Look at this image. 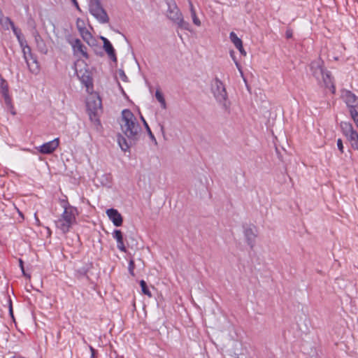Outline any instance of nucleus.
Instances as JSON below:
<instances>
[{
	"label": "nucleus",
	"mask_w": 358,
	"mask_h": 358,
	"mask_svg": "<svg viewBox=\"0 0 358 358\" xmlns=\"http://www.w3.org/2000/svg\"><path fill=\"white\" fill-rule=\"evenodd\" d=\"M118 122L122 134L118 136V145L122 151L126 152L129 149L126 138L132 141L137 140L141 133V127L136 117L129 109L122 111Z\"/></svg>",
	"instance_id": "nucleus-1"
},
{
	"label": "nucleus",
	"mask_w": 358,
	"mask_h": 358,
	"mask_svg": "<svg viewBox=\"0 0 358 358\" xmlns=\"http://www.w3.org/2000/svg\"><path fill=\"white\" fill-rule=\"evenodd\" d=\"M60 204L64 210L55 223L57 229L62 234H66L76 224L78 210L76 207L70 205L66 200H62Z\"/></svg>",
	"instance_id": "nucleus-2"
},
{
	"label": "nucleus",
	"mask_w": 358,
	"mask_h": 358,
	"mask_svg": "<svg viewBox=\"0 0 358 358\" xmlns=\"http://www.w3.org/2000/svg\"><path fill=\"white\" fill-rule=\"evenodd\" d=\"M167 6V17L177 24L180 29L191 31L189 23L184 20L183 15L176 1L174 0H168Z\"/></svg>",
	"instance_id": "nucleus-3"
},
{
	"label": "nucleus",
	"mask_w": 358,
	"mask_h": 358,
	"mask_svg": "<svg viewBox=\"0 0 358 358\" xmlns=\"http://www.w3.org/2000/svg\"><path fill=\"white\" fill-rule=\"evenodd\" d=\"M211 92L216 101L223 108L228 109L229 108V102L225 86L217 78H215L211 83Z\"/></svg>",
	"instance_id": "nucleus-4"
},
{
	"label": "nucleus",
	"mask_w": 358,
	"mask_h": 358,
	"mask_svg": "<svg viewBox=\"0 0 358 358\" xmlns=\"http://www.w3.org/2000/svg\"><path fill=\"white\" fill-rule=\"evenodd\" d=\"M17 38L22 49L23 57L27 63V67L31 73L35 74L38 73L39 71V66L36 59L34 58L31 54L30 47L27 45V41L22 36V34Z\"/></svg>",
	"instance_id": "nucleus-5"
},
{
	"label": "nucleus",
	"mask_w": 358,
	"mask_h": 358,
	"mask_svg": "<svg viewBox=\"0 0 358 358\" xmlns=\"http://www.w3.org/2000/svg\"><path fill=\"white\" fill-rule=\"evenodd\" d=\"M88 10L90 13L101 24L109 22V16L103 8L100 0H89Z\"/></svg>",
	"instance_id": "nucleus-6"
},
{
	"label": "nucleus",
	"mask_w": 358,
	"mask_h": 358,
	"mask_svg": "<svg viewBox=\"0 0 358 358\" xmlns=\"http://www.w3.org/2000/svg\"><path fill=\"white\" fill-rule=\"evenodd\" d=\"M310 68L314 76L318 80L322 81L327 87L332 84V79L329 71L323 69L322 62L315 61L311 63Z\"/></svg>",
	"instance_id": "nucleus-7"
},
{
	"label": "nucleus",
	"mask_w": 358,
	"mask_h": 358,
	"mask_svg": "<svg viewBox=\"0 0 358 358\" xmlns=\"http://www.w3.org/2000/svg\"><path fill=\"white\" fill-rule=\"evenodd\" d=\"M87 108L91 120L96 117V115L101 108V100L97 94H91L87 98Z\"/></svg>",
	"instance_id": "nucleus-8"
},
{
	"label": "nucleus",
	"mask_w": 358,
	"mask_h": 358,
	"mask_svg": "<svg viewBox=\"0 0 358 358\" xmlns=\"http://www.w3.org/2000/svg\"><path fill=\"white\" fill-rule=\"evenodd\" d=\"M341 128L343 134L350 142L352 147L358 150V134L353 129L352 125L349 122H342L341 123Z\"/></svg>",
	"instance_id": "nucleus-9"
},
{
	"label": "nucleus",
	"mask_w": 358,
	"mask_h": 358,
	"mask_svg": "<svg viewBox=\"0 0 358 358\" xmlns=\"http://www.w3.org/2000/svg\"><path fill=\"white\" fill-rule=\"evenodd\" d=\"M76 27L83 39L90 45H94L95 39L85 27V21L80 18L76 20Z\"/></svg>",
	"instance_id": "nucleus-10"
},
{
	"label": "nucleus",
	"mask_w": 358,
	"mask_h": 358,
	"mask_svg": "<svg viewBox=\"0 0 358 358\" xmlns=\"http://www.w3.org/2000/svg\"><path fill=\"white\" fill-rule=\"evenodd\" d=\"M80 63L84 64L83 62L80 60L75 63V71L79 80L88 88L92 85L90 72L85 68L78 69Z\"/></svg>",
	"instance_id": "nucleus-11"
},
{
	"label": "nucleus",
	"mask_w": 358,
	"mask_h": 358,
	"mask_svg": "<svg viewBox=\"0 0 358 358\" xmlns=\"http://www.w3.org/2000/svg\"><path fill=\"white\" fill-rule=\"evenodd\" d=\"M59 145V138H56L52 141L45 143L36 149L38 151L43 155L52 154Z\"/></svg>",
	"instance_id": "nucleus-12"
},
{
	"label": "nucleus",
	"mask_w": 358,
	"mask_h": 358,
	"mask_svg": "<svg viewBox=\"0 0 358 358\" xmlns=\"http://www.w3.org/2000/svg\"><path fill=\"white\" fill-rule=\"evenodd\" d=\"M71 45L75 55L77 57H83L85 59L88 58L87 48L81 43L79 39L74 40Z\"/></svg>",
	"instance_id": "nucleus-13"
},
{
	"label": "nucleus",
	"mask_w": 358,
	"mask_h": 358,
	"mask_svg": "<svg viewBox=\"0 0 358 358\" xmlns=\"http://www.w3.org/2000/svg\"><path fill=\"white\" fill-rule=\"evenodd\" d=\"M106 215L115 227H120L122 224L123 218L117 210L114 208L108 209Z\"/></svg>",
	"instance_id": "nucleus-14"
},
{
	"label": "nucleus",
	"mask_w": 358,
	"mask_h": 358,
	"mask_svg": "<svg viewBox=\"0 0 358 358\" xmlns=\"http://www.w3.org/2000/svg\"><path fill=\"white\" fill-rule=\"evenodd\" d=\"M342 97L346 104L350 108L358 107V98L350 91L345 90L342 92Z\"/></svg>",
	"instance_id": "nucleus-15"
},
{
	"label": "nucleus",
	"mask_w": 358,
	"mask_h": 358,
	"mask_svg": "<svg viewBox=\"0 0 358 358\" xmlns=\"http://www.w3.org/2000/svg\"><path fill=\"white\" fill-rule=\"evenodd\" d=\"M243 234L247 244L250 248H253L257 238L256 230L252 227H247L244 229Z\"/></svg>",
	"instance_id": "nucleus-16"
},
{
	"label": "nucleus",
	"mask_w": 358,
	"mask_h": 358,
	"mask_svg": "<svg viewBox=\"0 0 358 358\" xmlns=\"http://www.w3.org/2000/svg\"><path fill=\"white\" fill-rule=\"evenodd\" d=\"M0 24L6 29H8L10 27L17 38H19V36L21 35L20 30L15 27L14 23L9 17L2 16L0 18Z\"/></svg>",
	"instance_id": "nucleus-17"
},
{
	"label": "nucleus",
	"mask_w": 358,
	"mask_h": 358,
	"mask_svg": "<svg viewBox=\"0 0 358 358\" xmlns=\"http://www.w3.org/2000/svg\"><path fill=\"white\" fill-rule=\"evenodd\" d=\"M33 36L34 37V40L38 51L43 54H47L48 50V47L40 34L37 31H35L33 34Z\"/></svg>",
	"instance_id": "nucleus-18"
},
{
	"label": "nucleus",
	"mask_w": 358,
	"mask_h": 358,
	"mask_svg": "<svg viewBox=\"0 0 358 358\" xmlns=\"http://www.w3.org/2000/svg\"><path fill=\"white\" fill-rule=\"evenodd\" d=\"M101 39L103 43V49L108 55V56L114 61L116 62L117 58L115 53V50L110 43V41L105 37L101 36Z\"/></svg>",
	"instance_id": "nucleus-19"
},
{
	"label": "nucleus",
	"mask_w": 358,
	"mask_h": 358,
	"mask_svg": "<svg viewBox=\"0 0 358 358\" xmlns=\"http://www.w3.org/2000/svg\"><path fill=\"white\" fill-rule=\"evenodd\" d=\"M113 237L117 241V248L124 252H126L127 250L123 242V236L120 230H115L113 233Z\"/></svg>",
	"instance_id": "nucleus-20"
},
{
	"label": "nucleus",
	"mask_w": 358,
	"mask_h": 358,
	"mask_svg": "<svg viewBox=\"0 0 358 358\" xmlns=\"http://www.w3.org/2000/svg\"><path fill=\"white\" fill-rule=\"evenodd\" d=\"M0 90L5 98L6 102L9 101L10 99L8 96V87L7 82L0 75Z\"/></svg>",
	"instance_id": "nucleus-21"
},
{
	"label": "nucleus",
	"mask_w": 358,
	"mask_h": 358,
	"mask_svg": "<svg viewBox=\"0 0 358 358\" xmlns=\"http://www.w3.org/2000/svg\"><path fill=\"white\" fill-rule=\"evenodd\" d=\"M229 38L236 48H241L243 42L242 40L238 37L236 34L231 31L229 34Z\"/></svg>",
	"instance_id": "nucleus-22"
},
{
	"label": "nucleus",
	"mask_w": 358,
	"mask_h": 358,
	"mask_svg": "<svg viewBox=\"0 0 358 358\" xmlns=\"http://www.w3.org/2000/svg\"><path fill=\"white\" fill-rule=\"evenodd\" d=\"M155 97H156L157 100L159 102L161 107L163 109H166V103L163 93L159 90H156Z\"/></svg>",
	"instance_id": "nucleus-23"
},
{
	"label": "nucleus",
	"mask_w": 358,
	"mask_h": 358,
	"mask_svg": "<svg viewBox=\"0 0 358 358\" xmlns=\"http://www.w3.org/2000/svg\"><path fill=\"white\" fill-rule=\"evenodd\" d=\"M140 285L143 293L149 297H151L152 294L147 287L146 282L144 280H141L140 282Z\"/></svg>",
	"instance_id": "nucleus-24"
},
{
	"label": "nucleus",
	"mask_w": 358,
	"mask_h": 358,
	"mask_svg": "<svg viewBox=\"0 0 358 358\" xmlns=\"http://www.w3.org/2000/svg\"><path fill=\"white\" fill-rule=\"evenodd\" d=\"M190 14L194 24H195L196 27H200L201 25V22L200 19L198 17L196 12L194 11L190 13Z\"/></svg>",
	"instance_id": "nucleus-25"
},
{
	"label": "nucleus",
	"mask_w": 358,
	"mask_h": 358,
	"mask_svg": "<svg viewBox=\"0 0 358 358\" xmlns=\"http://www.w3.org/2000/svg\"><path fill=\"white\" fill-rule=\"evenodd\" d=\"M145 127L146 128V130H147V131H148V135H149L150 138L153 141H155V143H157L156 138H155V136L153 135V134L152 133V131H151V130H150V127H149V126H148V124L147 122H145Z\"/></svg>",
	"instance_id": "nucleus-26"
},
{
	"label": "nucleus",
	"mask_w": 358,
	"mask_h": 358,
	"mask_svg": "<svg viewBox=\"0 0 358 358\" xmlns=\"http://www.w3.org/2000/svg\"><path fill=\"white\" fill-rule=\"evenodd\" d=\"M350 113L353 120L358 117V112L355 109V108H351Z\"/></svg>",
	"instance_id": "nucleus-27"
},
{
	"label": "nucleus",
	"mask_w": 358,
	"mask_h": 358,
	"mask_svg": "<svg viewBox=\"0 0 358 358\" xmlns=\"http://www.w3.org/2000/svg\"><path fill=\"white\" fill-rule=\"evenodd\" d=\"M230 55L232 57V58L235 62V64H236V67L238 68V71H240L241 74L243 75V72L241 71V66H240L238 62L235 59V58L234 57V51H231Z\"/></svg>",
	"instance_id": "nucleus-28"
},
{
	"label": "nucleus",
	"mask_w": 358,
	"mask_h": 358,
	"mask_svg": "<svg viewBox=\"0 0 358 358\" xmlns=\"http://www.w3.org/2000/svg\"><path fill=\"white\" fill-rule=\"evenodd\" d=\"M337 147L338 150L343 153V141L341 138L337 140Z\"/></svg>",
	"instance_id": "nucleus-29"
},
{
	"label": "nucleus",
	"mask_w": 358,
	"mask_h": 358,
	"mask_svg": "<svg viewBox=\"0 0 358 358\" xmlns=\"http://www.w3.org/2000/svg\"><path fill=\"white\" fill-rule=\"evenodd\" d=\"M188 3H189V7L190 13L196 11V9H195L192 2L191 1V0H188Z\"/></svg>",
	"instance_id": "nucleus-30"
},
{
	"label": "nucleus",
	"mask_w": 358,
	"mask_h": 358,
	"mask_svg": "<svg viewBox=\"0 0 358 358\" xmlns=\"http://www.w3.org/2000/svg\"><path fill=\"white\" fill-rule=\"evenodd\" d=\"M286 37L287 38H290L292 37V31L291 29H287L285 33Z\"/></svg>",
	"instance_id": "nucleus-31"
},
{
	"label": "nucleus",
	"mask_w": 358,
	"mask_h": 358,
	"mask_svg": "<svg viewBox=\"0 0 358 358\" xmlns=\"http://www.w3.org/2000/svg\"><path fill=\"white\" fill-rule=\"evenodd\" d=\"M119 75L120 76V78L123 80H126V79L127 78L125 73H124L123 71H120L119 72Z\"/></svg>",
	"instance_id": "nucleus-32"
},
{
	"label": "nucleus",
	"mask_w": 358,
	"mask_h": 358,
	"mask_svg": "<svg viewBox=\"0 0 358 358\" xmlns=\"http://www.w3.org/2000/svg\"><path fill=\"white\" fill-rule=\"evenodd\" d=\"M71 1L73 2V5L76 6V9L79 11H80V8L78 5V3L77 1V0H71Z\"/></svg>",
	"instance_id": "nucleus-33"
},
{
	"label": "nucleus",
	"mask_w": 358,
	"mask_h": 358,
	"mask_svg": "<svg viewBox=\"0 0 358 358\" xmlns=\"http://www.w3.org/2000/svg\"><path fill=\"white\" fill-rule=\"evenodd\" d=\"M240 53L243 55V56H246V52L245 50H244L243 45L241 46V48H237Z\"/></svg>",
	"instance_id": "nucleus-34"
},
{
	"label": "nucleus",
	"mask_w": 358,
	"mask_h": 358,
	"mask_svg": "<svg viewBox=\"0 0 358 358\" xmlns=\"http://www.w3.org/2000/svg\"><path fill=\"white\" fill-rule=\"evenodd\" d=\"M133 269H134V262L132 260L129 262V271L131 274H133Z\"/></svg>",
	"instance_id": "nucleus-35"
},
{
	"label": "nucleus",
	"mask_w": 358,
	"mask_h": 358,
	"mask_svg": "<svg viewBox=\"0 0 358 358\" xmlns=\"http://www.w3.org/2000/svg\"><path fill=\"white\" fill-rule=\"evenodd\" d=\"M9 312H10V315L12 317H13V308H12V304H11V301H10V306H9Z\"/></svg>",
	"instance_id": "nucleus-36"
},
{
	"label": "nucleus",
	"mask_w": 358,
	"mask_h": 358,
	"mask_svg": "<svg viewBox=\"0 0 358 358\" xmlns=\"http://www.w3.org/2000/svg\"><path fill=\"white\" fill-rule=\"evenodd\" d=\"M20 266L21 267V269H22L23 273H24V267H23V262L21 259H20Z\"/></svg>",
	"instance_id": "nucleus-37"
},
{
	"label": "nucleus",
	"mask_w": 358,
	"mask_h": 358,
	"mask_svg": "<svg viewBox=\"0 0 358 358\" xmlns=\"http://www.w3.org/2000/svg\"><path fill=\"white\" fill-rule=\"evenodd\" d=\"M90 350L92 352V357H91V358H94V349L92 347H90Z\"/></svg>",
	"instance_id": "nucleus-38"
},
{
	"label": "nucleus",
	"mask_w": 358,
	"mask_h": 358,
	"mask_svg": "<svg viewBox=\"0 0 358 358\" xmlns=\"http://www.w3.org/2000/svg\"><path fill=\"white\" fill-rule=\"evenodd\" d=\"M354 122H355V124H356L357 127L358 128V117H357V118H356L355 120H354Z\"/></svg>",
	"instance_id": "nucleus-39"
},
{
	"label": "nucleus",
	"mask_w": 358,
	"mask_h": 358,
	"mask_svg": "<svg viewBox=\"0 0 358 358\" xmlns=\"http://www.w3.org/2000/svg\"><path fill=\"white\" fill-rule=\"evenodd\" d=\"M141 119L142 120V121H143V124H145V122H146V121H145V120L144 119V117H143V116H141Z\"/></svg>",
	"instance_id": "nucleus-40"
},
{
	"label": "nucleus",
	"mask_w": 358,
	"mask_h": 358,
	"mask_svg": "<svg viewBox=\"0 0 358 358\" xmlns=\"http://www.w3.org/2000/svg\"><path fill=\"white\" fill-rule=\"evenodd\" d=\"M36 220L38 223H39V220L37 218L36 215H35Z\"/></svg>",
	"instance_id": "nucleus-41"
},
{
	"label": "nucleus",
	"mask_w": 358,
	"mask_h": 358,
	"mask_svg": "<svg viewBox=\"0 0 358 358\" xmlns=\"http://www.w3.org/2000/svg\"><path fill=\"white\" fill-rule=\"evenodd\" d=\"M161 130H162V131H164V126H163V125H162V126H161Z\"/></svg>",
	"instance_id": "nucleus-42"
},
{
	"label": "nucleus",
	"mask_w": 358,
	"mask_h": 358,
	"mask_svg": "<svg viewBox=\"0 0 358 358\" xmlns=\"http://www.w3.org/2000/svg\"><path fill=\"white\" fill-rule=\"evenodd\" d=\"M17 358H24V357H17Z\"/></svg>",
	"instance_id": "nucleus-43"
},
{
	"label": "nucleus",
	"mask_w": 358,
	"mask_h": 358,
	"mask_svg": "<svg viewBox=\"0 0 358 358\" xmlns=\"http://www.w3.org/2000/svg\"><path fill=\"white\" fill-rule=\"evenodd\" d=\"M13 358H17V357L15 356V357H13Z\"/></svg>",
	"instance_id": "nucleus-44"
},
{
	"label": "nucleus",
	"mask_w": 358,
	"mask_h": 358,
	"mask_svg": "<svg viewBox=\"0 0 358 358\" xmlns=\"http://www.w3.org/2000/svg\"><path fill=\"white\" fill-rule=\"evenodd\" d=\"M237 358H239V357H237Z\"/></svg>",
	"instance_id": "nucleus-45"
}]
</instances>
